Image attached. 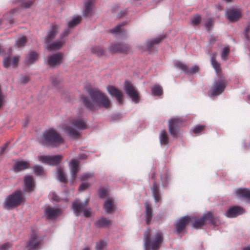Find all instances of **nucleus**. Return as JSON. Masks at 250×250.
I'll use <instances>...</instances> for the list:
<instances>
[{
	"mask_svg": "<svg viewBox=\"0 0 250 250\" xmlns=\"http://www.w3.org/2000/svg\"><path fill=\"white\" fill-rule=\"evenodd\" d=\"M90 98L82 96L86 107L91 110L98 109L100 107L108 108L110 105L109 98L100 90L96 89H90L88 90Z\"/></svg>",
	"mask_w": 250,
	"mask_h": 250,
	"instance_id": "f257e3e1",
	"label": "nucleus"
},
{
	"mask_svg": "<svg viewBox=\"0 0 250 250\" xmlns=\"http://www.w3.org/2000/svg\"><path fill=\"white\" fill-rule=\"evenodd\" d=\"M146 250H159L164 241L162 232L160 230L152 232L147 229L144 234Z\"/></svg>",
	"mask_w": 250,
	"mask_h": 250,
	"instance_id": "f03ea898",
	"label": "nucleus"
},
{
	"mask_svg": "<svg viewBox=\"0 0 250 250\" xmlns=\"http://www.w3.org/2000/svg\"><path fill=\"white\" fill-rule=\"evenodd\" d=\"M85 128V123L81 118L70 119L62 125L63 131L72 138L78 137L80 135L79 131Z\"/></svg>",
	"mask_w": 250,
	"mask_h": 250,
	"instance_id": "7ed1b4c3",
	"label": "nucleus"
},
{
	"mask_svg": "<svg viewBox=\"0 0 250 250\" xmlns=\"http://www.w3.org/2000/svg\"><path fill=\"white\" fill-rule=\"evenodd\" d=\"M39 142L43 146L50 145L56 146L62 144L63 139L55 130L50 129L43 132Z\"/></svg>",
	"mask_w": 250,
	"mask_h": 250,
	"instance_id": "20e7f679",
	"label": "nucleus"
},
{
	"mask_svg": "<svg viewBox=\"0 0 250 250\" xmlns=\"http://www.w3.org/2000/svg\"><path fill=\"white\" fill-rule=\"evenodd\" d=\"M25 201L22 192L20 190H16L5 199L4 202V208L11 209L15 208Z\"/></svg>",
	"mask_w": 250,
	"mask_h": 250,
	"instance_id": "39448f33",
	"label": "nucleus"
},
{
	"mask_svg": "<svg viewBox=\"0 0 250 250\" xmlns=\"http://www.w3.org/2000/svg\"><path fill=\"white\" fill-rule=\"evenodd\" d=\"M189 223H191L192 227L196 229H201L207 223L215 224V219L212 213L210 212L205 214L201 218L197 216H188Z\"/></svg>",
	"mask_w": 250,
	"mask_h": 250,
	"instance_id": "423d86ee",
	"label": "nucleus"
},
{
	"mask_svg": "<svg viewBox=\"0 0 250 250\" xmlns=\"http://www.w3.org/2000/svg\"><path fill=\"white\" fill-rule=\"evenodd\" d=\"M43 239L39 237L36 230H32L31 235L27 242L25 247L28 250H34L40 248Z\"/></svg>",
	"mask_w": 250,
	"mask_h": 250,
	"instance_id": "0eeeda50",
	"label": "nucleus"
},
{
	"mask_svg": "<svg viewBox=\"0 0 250 250\" xmlns=\"http://www.w3.org/2000/svg\"><path fill=\"white\" fill-rule=\"evenodd\" d=\"M87 202L81 203L78 201H75L72 204V209L76 216H78L82 212H83V215L85 217H89L91 216V209L87 208Z\"/></svg>",
	"mask_w": 250,
	"mask_h": 250,
	"instance_id": "6e6552de",
	"label": "nucleus"
},
{
	"mask_svg": "<svg viewBox=\"0 0 250 250\" xmlns=\"http://www.w3.org/2000/svg\"><path fill=\"white\" fill-rule=\"evenodd\" d=\"M182 122V118L179 117H176L169 120L168 129L169 133L173 138L177 137L179 125Z\"/></svg>",
	"mask_w": 250,
	"mask_h": 250,
	"instance_id": "1a4fd4ad",
	"label": "nucleus"
},
{
	"mask_svg": "<svg viewBox=\"0 0 250 250\" xmlns=\"http://www.w3.org/2000/svg\"><path fill=\"white\" fill-rule=\"evenodd\" d=\"M11 51L9 50L8 53L5 54L3 60V65L5 68L10 67H17L20 60L19 56H11Z\"/></svg>",
	"mask_w": 250,
	"mask_h": 250,
	"instance_id": "9d476101",
	"label": "nucleus"
},
{
	"mask_svg": "<svg viewBox=\"0 0 250 250\" xmlns=\"http://www.w3.org/2000/svg\"><path fill=\"white\" fill-rule=\"evenodd\" d=\"M124 88L126 93L131 99L132 102L136 104L138 103L139 93L136 88L128 82H125Z\"/></svg>",
	"mask_w": 250,
	"mask_h": 250,
	"instance_id": "9b49d317",
	"label": "nucleus"
},
{
	"mask_svg": "<svg viewBox=\"0 0 250 250\" xmlns=\"http://www.w3.org/2000/svg\"><path fill=\"white\" fill-rule=\"evenodd\" d=\"M62 156L56 155H40L38 158L41 162L50 166H55L59 164L62 159Z\"/></svg>",
	"mask_w": 250,
	"mask_h": 250,
	"instance_id": "f8f14e48",
	"label": "nucleus"
},
{
	"mask_svg": "<svg viewBox=\"0 0 250 250\" xmlns=\"http://www.w3.org/2000/svg\"><path fill=\"white\" fill-rule=\"evenodd\" d=\"M226 87V83L224 80L215 81L211 87L209 94L210 96H218L221 94Z\"/></svg>",
	"mask_w": 250,
	"mask_h": 250,
	"instance_id": "ddd939ff",
	"label": "nucleus"
},
{
	"mask_svg": "<svg viewBox=\"0 0 250 250\" xmlns=\"http://www.w3.org/2000/svg\"><path fill=\"white\" fill-rule=\"evenodd\" d=\"M174 66L188 74H194L199 70V67L197 65H194L188 69L185 64L179 61H176L174 62Z\"/></svg>",
	"mask_w": 250,
	"mask_h": 250,
	"instance_id": "4468645a",
	"label": "nucleus"
},
{
	"mask_svg": "<svg viewBox=\"0 0 250 250\" xmlns=\"http://www.w3.org/2000/svg\"><path fill=\"white\" fill-rule=\"evenodd\" d=\"M244 208L238 206L230 207L226 212V216L229 218H234L244 213Z\"/></svg>",
	"mask_w": 250,
	"mask_h": 250,
	"instance_id": "2eb2a0df",
	"label": "nucleus"
},
{
	"mask_svg": "<svg viewBox=\"0 0 250 250\" xmlns=\"http://www.w3.org/2000/svg\"><path fill=\"white\" fill-rule=\"evenodd\" d=\"M62 54L60 53L49 56L47 60L48 65L52 67L59 65L62 62Z\"/></svg>",
	"mask_w": 250,
	"mask_h": 250,
	"instance_id": "dca6fc26",
	"label": "nucleus"
},
{
	"mask_svg": "<svg viewBox=\"0 0 250 250\" xmlns=\"http://www.w3.org/2000/svg\"><path fill=\"white\" fill-rule=\"evenodd\" d=\"M59 26L55 23L51 25L44 39L46 43H50L59 32Z\"/></svg>",
	"mask_w": 250,
	"mask_h": 250,
	"instance_id": "f3484780",
	"label": "nucleus"
},
{
	"mask_svg": "<svg viewBox=\"0 0 250 250\" xmlns=\"http://www.w3.org/2000/svg\"><path fill=\"white\" fill-rule=\"evenodd\" d=\"M107 90L111 96L116 98L120 104H122L123 93L121 91L112 85L108 86L107 87Z\"/></svg>",
	"mask_w": 250,
	"mask_h": 250,
	"instance_id": "a211bd4d",
	"label": "nucleus"
},
{
	"mask_svg": "<svg viewBox=\"0 0 250 250\" xmlns=\"http://www.w3.org/2000/svg\"><path fill=\"white\" fill-rule=\"evenodd\" d=\"M35 188V184L32 176H26L24 179V190L27 192H31Z\"/></svg>",
	"mask_w": 250,
	"mask_h": 250,
	"instance_id": "6ab92c4d",
	"label": "nucleus"
},
{
	"mask_svg": "<svg viewBox=\"0 0 250 250\" xmlns=\"http://www.w3.org/2000/svg\"><path fill=\"white\" fill-rule=\"evenodd\" d=\"M189 223L188 216H185L180 218L175 225L177 233H181Z\"/></svg>",
	"mask_w": 250,
	"mask_h": 250,
	"instance_id": "aec40b11",
	"label": "nucleus"
},
{
	"mask_svg": "<svg viewBox=\"0 0 250 250\" xmlns=\"http://www.w3.org/2000/svg\"><path fill=\"white\" fill-rule=\"evenodd\" d=\"M226 18L231 22L238 21L241 16V12L235 9H229L226 12Z\"/></svg>",
	"mask_w": 250,
	"mask_h": 250,
	"instance_id": "412c9836",
	"label": "nucleus"
},
{
	"mask_svg": "<svg viewBox=\"0 0 250 250\" xmlns=\"http://www.w3.org/2000/svg\"><path fill=\"white\" fill-rule=\"evenodd\" d=\"M94 0H85L84 3V8L83 11V16L87 17L92 14L94 8Z\"/></svg>",
	"mask_w": 250,
	"mask_h": 250,
	"instance_id": "4be33fe9",
	"label": "nucleus"
},
{
	"mask_svg": "<svg viewBox=\"0 0 250 250\" xmlns=\"http://www.w3.org/2000/svg\"><path fill=\"white\" fill-rule=\"evenodd\" d=\"M45 214L48 219H54L62 213L60 209L48 207L45 210Z\"/></svg>",
	"mask_w": 250,
	"mask_h": 250,
	"instance_id": "5701e85b",
	"label": "nucleus"
},
{
	"mask_svg": "<svg viewBox=\"0 0 250 250\" xmlns=\"http://www.w3.org/2000/svg\"><path fill=\"white\" fill-rule=\"evenodd\" d=\"M235 193L238 198L250 199V189L247 188H239L235 190Z\"/></svg>",
	"mask_w": 250,
	"mask_h": 250,
	"instance_id": "b1692460",
	"label": "nucleus"
},
{
	"mask_svg": "<svg viewBox=\"0 0 250 250\" xmlns=\"http://www.w3.org/2000/svg\"><path fill=\"white\" fill-rule=\"evenodd\" d=\"M64 43V39L60 37L57 41L52 43H48L47 48L50 50H58L63 46Z\"/></svg>",
	"mask_w": 250,
	"mask_h": 250,
	"instance_id": "393cba45",
	"label": "nucleus"
},
{
	"mask_svg": "<svg viewBox=\"0 0 250 250\" xmlns=\"http://www.w3.org/2000/svg\"><path fill=\"white\" fill-rule=\"evenodd\" d=\"M160 145L162 146H167L169 143V138L168 133L165 130H161L159 136Z\"/></svg>",
	"mask_w": 250,
	"mask_h": 250,
	"instance_id": "a878e982",
	"label": "nucleus"
},
{
	"mask_svg": "<svg viewBox=\"0 0 250 250\" xmlns=\"http://www.w3.org/2000/svg\"><path fill=\"white\" fill-rule=\"evenodd\" d=\"M145 212L146 215V223L147 225L150 223L152 216H153V211L151 205L150 204L146 202L145 203Z\"/></svg>",
	"mask_w": 250,
	"mask_h": 250,
	"instance_id": "bb28decb",
	"label": "nucleus"
},
{
	"mask_svg": "<svg viewBox=\"0 0 250 250\" xmlns=\"http://www.w3.org/2000/svg\"><path fill=\"white\" fill-rule=\"evenodd\" d=\"M29 167L28 162L21 160L16 162L14 168L15 170L22 171L28 168Z\"/></svg>",
	"mask_w": 250,
	"mask_h": 250,
	"instance_id": "cd10ccee",
	"label": "nucleus"
},
{
	"mask_svg": "<svg viewBox=\"0 0 250 250\" xmlns=\"http://www.w3.org/2000/svg\"><path fill=\"white\" fill-rule=\"evenodd\" d=\"M163 38V37H159L153 40L147 41L144 45V49L148 50L151 49L154 45L159 43Z\"/></svg>",
	"mask_w": 250,
	"mask_h": 250,
	"instance_id": "c85d7f7f",
	"label": "nucleus"
},
{
	"mask_svg": "<svg viewBox=\"0 0 250 250\" xmlns=\"http://www.w3.org/2000/svg\"><path fill=\"white\" fill-rule=\"evenodd\" d=\"M38 54L35 51H30L28 55L26 57L25 62L27 65H31L34 63L37 59Z\"/></svg>",
	"mask_w": 250,
	"mask_h": 250,
	"instance_id": "c756f323",
	"label": "nucleus"
},
{
	"mask_svg": "<svg viewBox=\"0 0 250 250\" xmlns=\"http://www.w3.org/2000/svg\"><path fill=\"white\" fill-rule=\"evenodd\" d=\"M111 224V221L108 218L102 217L98 220L95 223V226L98 228H105Z\"/></svg>",
	"mask_w": 250,
	"mask_h": 250,
	"instance_id": "7c9ffc66",
	"label": "nucleus"
},
{
	"mask_svg": "<svg viewBox=\"0 0 250 250\" xmlns=\"http://www.w3.org/2000/svg\"><path fill=\"white\" fill-rule=\"evenodd\" d=\"M216 54H213L211 56L210 62L216 72L218 74L220 72L221 69L220 63H218L216 60Z\"/></svg>",
	"mask_w": 250,
	"mask_h": 250,
	"instance_id": "2f4dec72",
	"label": "nucleus"
},
{
	"mask_svg": "<svg viewBox=\"0 0 250 250\" xmlns=\"http://www.w3.org/2000/svg\"><path fill=\"white\" fill-rule=\"evenodd\" d=\"M69 167L71 172H78L80 171L79 161L76 159H72L69 163Z\"/></svg>",
	"mask_w": 250,
	"mask_h": 250,
	"instance_id": "473e14b6",
	"label": "nucleus"
},
{
	"mask_svg": "<svg viewBox=\"0 0 250 250\" xmlns=\"http://www.w3.org/2000/svg\"><path fill=\"white\" fill-rule=\"evenodd\" d=\"M128 49V46L125 43L116 44L112 46V50L114 51L125 52Z\"/></svg>",
	"mask_w": 250,
	"mask_h": 250,
	"instance_id": "72a5a7b5",
	"label": "nucleus"
},
{
	"mask_svg": "<svg viewBox=\"0 0 250 250\" xmlns=\"http://www.w3.org/2000/svg\"><path fill=\"white\" fill-rule=\"evenodd\" d=\"M104 208L108 213H112L113 211V201L111 199H107L104 204Z\"/></svg>",
	"mask_w": 250,
	"mask_h": 250,
	"instance_id": "f704fd0d",
	"label": "nucleus"
},
{
	"mask_svg": "<svg viewBox=\"0 0 250 250\" xmlns=\"http://www.w3.org/2000/svg\"><path fill=\"white\" fill-rule=\"evenodd\" d=\"M153 195L156 202H159L161 199V196L159 191V188L156 182H153L152 188Z\"/></svg>",
	"mask_w": 250,
	"mask_h": 250,
	"instance_id": "c9c22d12",
	"label": "nucleus"
},
{
	"mask_svg": "<svg viewBox=\"0 0 250 250\" xmlns=\"http://www.w3.org/2000/svg\"><path fill=\"white\" fill-rule=\"evenodd\" d=\"M81 20V17L80 16L74 17L73 19L68 22V27L73 28L76 26L79 23H80Z\"/></svg>",
	"mask_w": 250,
	"mask_h": 250,
	"instance_id": "e433bc0d",
	"label": "nucleus"
},
{
	"mask_svg": "<svg viewBox=\"0 0 250 250\" xmlns=\"http://www.w3.org/2000/svg\"><path fill=\"white\" fill-rule=\"evenodd\" d=\"M151 92L154 96H160L163 94V89L161 86L156 85L151 88Z\"/></svg>",
	"mask_w": 250,
	"mask_h": 250,
	"instance_id": "4c0bfd02",
	"label": "nucleus"
},
{
	"mask_svg": "<svg viewBox=\"0 0 250 250\" xmlns=\"http://www.w3.org/2000/svg\"><path fill=\"white\" fill-rule=\"evenodd\" d=\"M27 42V39L25 36H21L16 42L15 46L18 48L23 47Z\"/></svg>",
	"mask_w": 250,
	"mask_h": 250,
	"instance_id": "58836bf2",
	"label": "nucleus"
},
{
	"mask_svg": "<svg viewBox=\"0 0 250 250\" xmlns=\"http://www.w3.org/2000/svg\"><path fill=\"white\" fill-rule=\"evenodd\" d=\"M229 53V49L228 47H225L223 48L221 54V59L223 61H226L227 60V56Z\"/></svg>",
	"mask_w": 250,
	"mask_h": 250,
	"instance_id": "ea45409f",
	"label": "nucleus"
},
{
	"mask_svg": "<svg viewBox=\"0 0 250 250\" xmlns=\"http://www.w3.org/2000/svg\"><path fill=\"white\" fill-rule=\"evenodd\" d=\"M107 245L106 242L103 240H100L97 242L96 245V250H103Z\"/></svg>",
	"mask_w": 250,
	"mask_h": 250,
	"instance_id": "a19ab883",
	"label": "nucleus"
},
{
	"mask_svg": "<svg viewBox=\"0 0 250 250\" xmlns=\"http://www.w3.org/2000/svg\"><path fill=\"white\" fill-rule=\"evenodd\" d=\"M123 31L122 24H118L115 27L111 29L110 32L113 34H118Z\"/></svg>",
	"mask_w": 250,
	"mask_h": 250,
	"instance_id": "79ce46f5",
	"label": "nucleus"
},
{
	"mask_svg": "<svg viewBox=\"0 0 250 250\" xmlns=\"http://www.w3.org/2000/svg\"><path fill=\"white\" fill-rule=\"evenodd\" d=\"M58 179L60 182L64 183H66L67 181L65 173H58Z\"/></svg>",
	"mask_w": 250,
	"mask_h": 250,
	"instance_id": "37998d69",
	"label": "nucleus"
},
{
	"mask_svg": "<svg viewBox=\"0 0 250 250\" xmlns=\"http://www.w3.org/2000/svg\"><path fill=\"white\" fill-rule=\"evenodd\" d=\"M191 22L194 25H198L200 22V17L198 15L194 16L191 19Z\"/></svg>",
	"mask_w": 250,
	"mask_h": 250,
	"instance_id": "c03bdc74",
	"label": "nucleus"
},
{
	"mask_svg": "<svg viewBox=\"0 0 250 250\" xmlns=\"http://www.w3.org/2000/svg\"><path fill=\"white\" fill-rule=\"evenodd\" d=\"M204 127H205L204 125H197L195 126L194 127V128L193 129V132L195 134H199L202 130H203Z\"/></svg>",
	"mask_w": 250,
	"mask_h": 250,
	"instance_id": "a18cd8bd",
	"label": "nucleus"
},
{
	"mask_svg": "<svg viewBox=\"0 0 250 250\" xmlns=\"http://www.w3.org/2000/svg\"><path fill=\"white\" fill-rule=\"evenodd\" d=\"M12 247V245L11 243L7 242L2 244L0 246L1 250H8Z\"/></svg>",
	"mask_w": 250,
	"mask_h": 250,
	"instance_id": "49530a36",
	"label": "nucleus"
},
{
	"mask_svg": "<svg viewBox=\"0 0 250 250\" xmlns=\"http://www.w3.org/2000/svg\"><path fill=\"white\" fill-rule=\"evenodd\" d=\"M213 24V21L211 19H208V21L205 24V26L208 30H209L211 28Z\"/></svg>",
	"mask_w": 250,
	"mask_h": 250,
	"instance_id": "de8ad7c7",
	"label": "nucleus"
},
{
	"mask_svg": "<svg viewBox=\"0 0 250 250\" xmlns=\"http://www.w3.org/2000/svg\"><path fill=\"white\" fill-rule=\"evenodd\" d=\"M99 195H100V197H101V198H104L106 196L107 191L104 188H101L99 190Z\"/></svg>",
	"mask_w": 250,
	"mask_h": 250,
	"instance_id": "09e8293b",
	"label": "nucleus"
},
{
	"mask_svg": "<svg viewBox=\"0 0 250 250\" xmlns=\"http://www.w3.org/2000/svg\"><path fill=\"white\" fill-rule=\"evenodd\" d=\"M89 186V185L88 183H83L80 186L79 190L81 191H83L87 189Z\"/></svg>",
	"mask_w": 250,
	"mask_h": 250,
	"instance_id": "8fccbe9b",
	"label": "nucleus"
},
{
	"mask_svg": "<svg viewBox=\"0 0 250 250\" xmlns=\"http://www.w3.org/2000/svg\"><path fill=\"white\" fill-rule=\"evenodd\" d=\"M29 80V78L28 76H21L20 78V82L21 83L23 84L26 83Z\"/></svg>",
	"mask_w": 250,
	"mask_h": 250,
	"instance_id": "3c124183",
	"label": "nucleus"
},
{
	"mask_svg": "<svg viewBox=\"0 0 250 250\" xmlns=\"http://www.w3.org/2000/svg\"><path fill=\"white\" fill-rule=\"evenodd\" d=\"M33 3V1L31 0H28L23 3V6L25 8H29Z\"/></svg>",
	"mask_w": 250,
	"mask_h": 250,
	"instance_id": "603ef678",
	"label": "nucleus"
},
{
	"mask_svg": "<svg viewBox=\"0 0 250 250\" xmlns=\"http://www.w3.org/2000/svg\"><path fill=\"white\" fill-rule=\"evenodd\" d=\"M51 199L54 201L56 202H59L60 201V198L59 196L56 194L55 193H52L51 195Z\"/></svg>",
	"mask_w": 250,
	"mask_h": 250,
	"instance_id": "864d4df0",
	"label": "nucleus"
},
{
	"mask_svg": "<svg viewBox=\"0 0 250 250\" xmlns=\"http://www.w3.org/2000/svg\"><path fill=\"white\" fill-rule=\"evenodd\" d=\"M34 172H42L43 169L42 167L38 166V165H36L34 167Z\"/></svg>",
	"mask_w": 250,
	"mask_h": 250,
	"instance_id": "5fc2aeb1",
	"label": "nucleus"
},
{
	"mask_svg": "<svg viewBox=\"0 0 250 250\" xmlns=\"http://www.w3.org/2000/svg\"><path fill=\"white\" fill-rule=\"evenodd\" d=\"M69 34V30L68 29H65L63 33L61 35L60 37L64 39V37L67 36Z\"/></svg>",
	"mask_w": 250,
	"mask_h": 250,
	"instance_id": "6e6d98bb",
	"label": "nucleus"
},
{
	"mask_svg": "<svg viewBox=\"0 0 250 250\" xmlns=\"http://www.w3.org/2000/svg\"><path fill=\"white\" fill-rule=\"evenodd\" d=\"M91 176V174L90 173H86L84 176L81 177V180L82 181H85L87 180Z\"/></svg>",
	"mask_w": 250,
	"mask_h": 250,
	"instance_id": "4d7b16f0",
	"label": "nucleus"
},
{
	"mask_svg": "<svg viewBox=\"0 0 250 250\" xmlns=\"http://www.w3.org/2000/svg\"><path fill=\"white\" fill-rule=\"evenodd\" d=\"M99 51H96V48H93L92 49V51L93 52V53H97L98 55H100L101 54H102L104 52L103 50L101 49H99Z\"/></svg>",
	"mask_w": 250,
	"mask_h": 250,
	"instance_id": "13d9d810",
	"label": "nucleus"
},
{
	"mask_svg": "<svg viewBox=\"0 0 250 250\" xmlns=\"http://www.w3.org/2000/svg\"><path fill=\"white\" fill-rule=\"evenodd\" d=\"M51 81L52 83L55 85H57L58 83V81L56 80L55 78H51Z\"/></svg>",
	"mask_w": 250,
	"mask_h": 250,
	"instance_id": "bf43d9fd",
	"label": "nucleus"
},
{
	"mask_svg": "<svg viewBox=\"0 0 250 250\" xmlns=\"http://www.w3.org/2000/svg\"><path fill=\"white\" fill-rule=\"evenodd\" d=\"M249 30H250V27L248 26L246 28L245 30V36H246V38L248 39V32H249Z\"/></svg>",
	"mask_w": 250,
	"mask_h": 250,
	"instance_id": "052dcab7",
	"label": "nucleus"
},
{
	"mask_svg": "<svg viewBox=\"0 0 250 250\" xmlns=\"http://www.w3.org/2000/svg\"><path fill=\"white\" fill-rule=\"evenodd\" d=\"M7 147V145H5L4 146L1 147L0 151V154L1 155L4 153V150L6 149Z\"/></svg>",
	"mask_w": 250,
	"mask_h": 250,
	"instance_id": "680f3d73",
	"label": "nucleus"
},
{
	"mask_svg": "<svg viewBox=\"0 0 250 250\" xmlns=\"http://www.w3.org/2000/svg\"><path fill=\"white\" fill-rule=\"evenodd\" d=\"M3 100V97L2 95L0 96V108L2 105V103Z\"/></svg>",
	"mask_w": 250,
	"mask_h": 250,
	"instance_id": "e2e57ef3",
	"label": "nucleus"
},
{
	"mask_svg": "<svg viewBox=\"0 0 250 250\" xmlns=\"http://www.w3.org/2000/svg\"><path fill=\"white\" fill-rule=\"evenodd\" d=\"M5 19H6V20L8 22H9L10 23H12L13 22V20L11 18L10 19H7V18L6 17V16H5Z\"/></svg>",
	"mask_w": 250,
	"mask_h": 250,
	"instance_id": "0e129e2a",
	"label": "nucleus"
},
{
	"mask_svg": "<svg viewBox=\"0 0 250 250\" xmlns=\"http://www.w3.org/2000/svg\"><path fill=\"white\" fill-rule=\"evenodd\" d=\"M243 250H250V246L243 248Z\"/></svg>",
	"mask_w": 250,
	"mask_h": 250,
	"instance_id": "69168bd1",
	"label": "nucleus"
},
{
	"mask_svg": "<svg viewBox=\"0 0 250 250\" xmlns=\"http://www.w3.org/2000/svg\"><path fill=\"white\" fill-rule=\"evenodd\" d=\"M156 173H153L152 175V178H154L155 177V176H156Z\"/></svg>",
	"mask_w": 250,
	"mask_h": 250,
	"instance_id": "338daca9",
	"label": "nucleus"
},
{
	"mask_svg": "<svg viewBox=\"0 0 250 250\" xmlns=\"http://www.w3.org/2000/svg\"><path fill=\"white\" fill-rule=\"evenodd\" d=\"M83 250H90V249L88 247H86Z\"/></svg>",
	"mask_w": 250,
	"mask_h": 250,
	"instance_id": "774afa93",
	"label": "nucleus"
}]
</instances>
